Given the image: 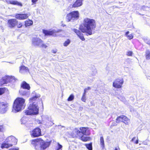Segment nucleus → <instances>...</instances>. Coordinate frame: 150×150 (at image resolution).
Instances as JSON below:
<instances>
[{
  "label": "nucleus",
  "mask_w": 150,
  "mask_h": 150,
  "mask_svg": "<svg viewBox=\"0 0 150 150\" xmlns=\"http://www.w3.org/2000/svg\"><path fill=\"white\" fill-rule=\"evenodd\" d=\"M96 27L95 20L88 18H84L83 23L79 26L80 30L74 29L73 31L82 41H84L85 38L81 32L86 33L87 35H91L93 34V30H95Z\"/></svg>",
  "instance_id": "f257e3e1"
},
{
  "label": "nucleus",
  "mask_w": 150,
  "mask_h": 150,
  "mask_svg": "<svg viewBox=\"0 0 150 150\" xmlns=\"http://www.w3.org/2000/svg\"><path fill=\"white\" fill-rule=\"evenodd\" d=\"M79 130L76 129V134L72 133L71 136L73 138H78L82 141L86 142L91 140L90 137H84V135H89L90 134V132L89 128L86 127H81Z\"/></svg>",
  "instance_id": "f03ea898"
},
{
  "label": "nucleus",
  "mask_w": 150,
  "mask_h": 150,
  "mask_svg": "<svg viewBox=\"0 0 150 150\" xmlns=\"http://www.w3.org/2000/svg\"><path fill=\"white\" fill-rule=\"evenodd\" d=\"M25 100L21 97H17L14 100L12 106V112L16 113L24 109L25 107Z\"/></svg>",
  "instance_id": "7ed1b4c3"
},
{
  "label": "nucleus",
  "mask_w": 150,
  "mask_h": 150,
  "mask_svg": "<svg viewBox=\"0 0 150 150\" xmlns=\"http://www.w3.org/2000/svg\"><path fill=\"white\" fill-rule=\"evenodd\" d=\"M39 108L37 104H30L27 109L25 111V113L26 115H35L39 113Z\"/></svg>",
  "instance_id": "20e7f679"
},
{
  "label": "nucleus",
  "mask_w": 150,
  "mask_h": 150,
  "mask_svg": "<svg viewBox=\"0 0 150 150\" xmlns=\"http://www.w3.org/2000/svg\"><path fill=\"white\" fill-rule=\"evenodd\" d=\"M14 76H5L2 77L0 79V86H2L4 84L10 83L15 80Z\"/></svg>",
  "instance_id": "39448f33"
},
{
  "label": "nucleus",
  "mask_w": 150,
  "mask_h": 150,
  "mask_svg": "<svg viewBox=\"0 0 150 150\" xmlns=\"http://www.w3.org/2000/svg\"><path fill=\"white\" fill-rule=\"evenodd\" d=\"M33 142L35 143L40 142V147L42 150H45L49 147L51 144V142L44 141L41 138L35 139L33 140Z\"/></svg>",
  "instance_id": "423d86ee"
},
{
  "label": "nucleus",
  "mask_w": 150,
  "mask_h": 150,
  "mask_svg": "<svg viewBox=\"0 0 150 150\" xmlns=\"http://www.w3.org/2000/svg\"><path fill=\"white\" fill-rule=\"evenodd\" d=\"M124 81L123 79L117 78L116 79L113 83V86L114 87L116 88H121Z\"/></svg>",
  "instance_id": "0eeeda50"
},
{
  "label": "nucleus",
  "mask_w": 150,
  "mask_h": 150,
  "mask_svg": "<svg viewBox=\"0 0 150 150\" xmlns=\"http://www.w3.org/2000/svg\"><path fill=\"white\" fill-rule=\"evenodd\" d=\"M8 104L6 102H0V113L4 114L8 110Z\"/></svg>",
  "instance_id": "6e6552de"
},
{
  "label": "nucleus",
  "mask_w": 150,
  "mask_h": 150,
  "mask_svg": "<svg viewBox=\"0 0 150 150\" xmlns=\"http://www.w3.org/2000/svg\"><path fill=\"white\" fill-rule=\"evenodd\" d=\"M30 15V13H16L15 15L16 19L19 20H24L28 18Z\"/></svg>",
  "instance_id": "1a4fd4ad"
},
{
  "label": "nucleus",
  "mask_w": 150,
  "mask_h": 150,
  "mask_svg": "<svg viewBox=\"0 0 150 150\" xmlns=\"http://www.w3.org/2000/svg\"><path fill=\"white\" fill-rule=\"evenodd\" d=\"M40 97V96L39 94L35 93L34 96L29 98V101L30 103V104H38V101Z\"/></svg>",
  "instance_id": "9d476101"
},
{
  "label": "nucleus",
  "mask_w": 150,
  "mask_h": 150,
  "mask_svg": "<svg viewBox=\"0 0 150 150\" xmlns=\"http://www.w3.org/2000/svg\"><path fill=\"white\" fill-rule=\"evenodd\" d=\"M31 136L33 137H37L41 135V132L39 128L36 127L32 131L30 134Z\"/></svg>",
  "instance_id": "9b49d317"
},
{
  "label": "nucleus",
  "mask_w": 150,
  "mask_h": 150,
  "mask_svg": "<svg viewBox=\"0 0 150 150\" xmlns=\"http://www.w3.org/2000/svg\"><path fill=\"white\" fill-rule=\"evenodd\" d=\"M6 142L8 143L11 146L13 145L16 144L17 142V139L14 137L11 136L8 137L6 140Z\"/></svg>",
  "instance_id": "f8f14e48"
},
{
  "label": "nucleus",
  "mask_w": 150,
  "mask_h": 150,
  "mask_svg": "<svg viewBox=\"0 0 150 150\" xmlns=\"http://www.w3.org/2000/svg\"><path fill=\"white\" fill-rule=\"evenodd\" d=\"M42 32L45 36H57L56 33H57V31L54 30H43Z\"/></svg>",
  "instance_id": "ddd939ff"
},
{
  "label": "nucleus",
  "mask_w": 150,
  "mask_h": 150,
  "mask_svg": "<svg viewBox=\"0 0 150 150\" xmlns=\"http://www.w3.org/2000/svg\"><path fill=\"white\" fill-rule=\"evenodd\" d=\"M17 19L15 18H11L8 19L7 21V25L8 27L11 28L15 27L16 22Z\"/></svg>",
  "instance_id": "4468645a"
},
{
  "label": "nucleus",
  "mask_w": 150,
  "mask_h": 150,
  "mask_svg": "<svg viewBox=\"0 0 150 150\" xmlns=\"http://www.w3.org/2000/svg\"><path fill=\"white\" fill-rule=\"evenodd\" d=\"M43 41L39 38H34L32 40V44L35 46H39L43 43Z\"/></svg>",
  "instance_id": "2eb2a0df"
},
{
  "label": "nucleus",
  "mask_w": 150,
  "mask_h": 150,
  "mask_svg": "<svg viewBox=\"0 0 150 150\" xmlns=\"http://www.w3.org/2000/svg\"><path fill=\"white\" fill-rule=\"evenodd\" d=\"M83 0H76L72 6V8H77L81 6Z\"/></svg>",
  "instance_id": "dca6fc26"
},
{
  "label": "nucleus",
  "mask_w": 150,
  "mask_h": 150,
  "mask_svg": "<svg viewBox=\"0 0 150 150\" xmlns=\"http://www.w3.org/2000/svg\"><path fill=\"white\" fill-rule=\"evenodd\" d=\"M21 87L24 89L29 90L30 87L29 84L25 81H23L21 84Z\"/></svg>",
  "instance_id": "f3484780"
},
{
  "label": "nucleus",
  "mask_w": 150,
  "mask_h": 150,
  "mask_svg": "<svg viewBox=\"0 0 150 150\" xmlns=\"http://www.w3.org/2000/svg\"><path fill=\"white\" fill-rule=\"evenodd\" d=\"M70 13L72 16L73 20L77 19L79 17V13L78 11H74Z\"/></svg>",
  "instance_id": "a211bd4d"
},
{
  "label": "nucleus",
  "mask_w": 150,
  "mask_h": 150,
  "mask_svg": "<svg viewBox=\"0 0 150 150\" xmlns=\"http://www.w3.org/2000/svg\"><path fill=\"white\" fill-rule=\"evenodd\" d=\"M16 22L15 27H16L18 28H22L23 26V22L21 21H18L16 20Z\"/></svg>",
  "instance_id": "6ab92c4d"
},
{
  "label": "nucleus",
  "mask_w": 150,
  "mask_h": 150,
  "mask_svg": "<svg viewBox=\"0 0 150 150\" xmlns=\"http://www.w3.org/2000/svg\"><path fill=\"white\" fill-rule=\"evenodd\" d=\"M33 23V21L29 19H28L24 21V25L26 27L32 25Z\"/></svg>",
  "instance_id": "aec40b11"
},
{
  "label": "nucleus",
  "mask_w": 150,
  "mask_h": 150,
  "mask_svg": "<svg viewBox=\"0 0 150 150\" xmlns=\"http://www.w3.org/2000/svg\"><path fill=\"white\" fill-rule=\"evenodd\" d=\"M9 3L10 4L16 5L20 7H22L23 6L22 4L21 3L16 1H10Z\"/></svg>",
  "instance_id": "412c9836"
},
{
  "label": "nucleus",
  "mask_w": 150,
  "mask_h": 150,
  "mask_svg": "<svg viewBox=\"0 0 150 150\" xmlns=\"http://www.w3.org/2000/svg\"><path fill=\"white\" fill-rule=\"evenodd\" d=\"M123 119L122 122L125 123L126 125H128L130 122V120L126 116H122Z\"/></svg>",
  "instance_id": "4be33fe9"
},
{
  "label": "nucleus",
  "mask_w": 150,
  "mask_h": 150,
  "mask_svg": "<svg viewBox=\"0 0 150 150\" xmlns=\"http://www.w3.org/2000/svg\"><path fill=\"white\" fill-rule=\"evenodd\" d=\"M28 68L24 66H21L20 67L19 71L20 72L22 73L23 71H28Z\"/></svg>",
  "instance_id": "5701e85b"
},
{
  "label": "nucleus",
  "mask_w": 150,
  "mask_h": 150,
  "mask_svg": "<svg viewBox=\"0 0 150 150\" xmlns=\"http://www.w3.org/2000/svg\"><path fill=\"white\" fill-rule=\"evenodd\" d=\"M11 145L9 144L8 143H7L6 141L5 143H3L1 145V148H8L11 147Z\"/></svg>",
  "instance_id": "b1692460"
},
{
  "label": "nucleus",
  "mask_w": 150,
  "mask_h": 150,
  "mask_svg": "<svg viewBox=\"0 0 150 150\" xmlns=\"http://www.w3.org/2000/svg\"><path fill=\"white\" fill-rule=\"evenodd\" d=\"M66 19L67 22H69L71 20H73L72 16L71 13H69L66 16Z\"/></svg>",
  "instance_id": "393cba45"
},
{
  "label": "nucleus",
  "mask_w": 150,
  "mask_h": 150,
  "mask_svg": "<svg viewBox=\"0 0 150 150\" xmlns=\"http://www.w3.org/2000/svg\"><path fill=\"white\" fill-rule=\"evenodd\" d=\"M7 88L5 87L0 88V95H1L4 94L6 91H8Z\"/></svg>",
  "instance_id": "a878e982"
},
{
  "label": "nucleus",
  "mask_w": 150,
  "mask_h": 150,
  "mask_svg": "<svg viewBox=\"0 0 150 150\" xmlns=\"http://www.w3.org/2000/svg\"><path fill=\"white\" fill-rule=\"evenodd\" d=\"M85 146L88 150H92V143L91 142L89 144H86Z\"/></svg>",
  "instance_id": "bb28decb"
},
{
  "label": "nucleus",
  "mask_w": 150,
  "mask_h": 150,
  "mask_svg": "<svg viewBox=\"0 0 150 150\" xmlns=\"http://www.w3.org/2000/svg\"><path fill=\"white\" fill-rule=\"evenodd\" d=\"M124 115H121L117 117L116 119V122L117 123H119L122 122L123 119L122 118V116H124Z\"/></svg>",
  "instance_id": "cd10ccee"
},
{
  "label": "nucleus",
  "mask_w": 150,
  "mask_h": 150,
  "mask_svg": "<svg viewBox=\"0 0 150 150\" xmlns=\"http://www.w3.org/2000/svg\"><path fill=\"white\" fill-rule=\"evenodd\" d=\"M145 56L146 59H150V51L149 50H147L146 51Z\"/></svg>",
  "instance_id": "c85d7f7f"
},
{
  "label": "nucleus",
  "mask_w": 150,
  "mask_h": 150,
  "mask_svg": "<svg viewBox=\"0 0 150 150\" xmlns=\"http://www.w3.org/2000/svg\"><path fill=\"white\" fill-rule=\"evenodd\" d=\"M71 42V41L69 39H67L63 43V45L65 47L67 46Z\"/></svg>",
  "instance_id": "c756f323"
},
{
  "label": "nucleus",
  "mask_w": 150,
  "mask_h": 150,
  "mask_svg": "<svg viewBox=\"0 0 150 150\" xmlns=\"http://www.w3.org/2000/svg\"><path fill=\"white\" fill-rule=\"evenodd\" d=\"M86 93L85 92H83V94L81 98V100L84 102H86Z\"/></svg>",
  "instance_id": "7c9ffc66"
},
{
  "label": "nucleus",
  "mask_w": 150,
  "mask_h": 150,
  "mask_svg": "<svg viewBox=\"0 0 150 150\" xmlns=\"http://www.w3.org/2000/svg\"><path fill=\"white\" fill-rule=\"evenodd\" d=\"M100 140L101 145L102 146L104 147L105 144L103 137H100Z\"/></svg>",
  "instance_id": "2f4dec72"
},
{
  "label": "nucleus",
  "mask_w": 150,
  "mask_h": 150,
  "mask_svg": "<svg viewBox=\"0 0 150 150\" xmlns=\"http://www.w3.org/2000/svg\"><path fill=\"white\" fill-rule=\"evenodd\" d=\"M40 47L42 48L46 49L47 47V46L43 42L40 44Z\"/></svg>",
  "instance_id": "473e14b6"
},
{
  "label": "nucleus",
  "mask_w": 150,
  "mask_h": 150,
  "mask_svg": "<svg viewBox=\"0 0 150 150\" xmlns=\"http://www.w3.org/2000/svg\"><path fill=\"white\" fill-rule=\"evenodd\" d=\"M74 99V96L73 94H71L68 98L67 100L68 101H71Z\"/></svg>",
  "instance_id": "72a5a7b5"
},
{
  "label": "nucleus",
  "mask_w": 150,
  "mask_h": 150,
  "mask_svg": "<svg viewBox=\"0 0 150 150\" xmlns=\"http://www.w3.org/2000/svg\"><path fill=\"white\" fill-rule=\"evenodd\" d=\"M132 52L131 51H128L127 53V55L129 56H132Z\"/></svg>",
  "instance_id": "f704fd0d"
},
{
  "label": "nucleus",
  "mask_w": 150,
  "mask_h": 150,
  "mask_svg": "<svg viewBox=\"0 0 150 150\" xmlns=\"http://www.w3.org/2000/svg\"><path fill=\"white\" fill-rule=\"evenodd\" d=\"M127 37L129 39L131 40L133 38V35L132 34H131L130 35H127Z\"/></svg>",
  "instance_id": "c9c22d12"
},
{
  "label": "nucleus",
  "mask_w": 150,
  "mask_h": 150,
  "mask_svg": "<svg viewBox=\"0 0 150 150\" xmlns=\"http://www.w3.org/2000/svg\"><path fill=\"white\" fill-rule=\"evenodd\" d=\"M91 89V88L90 87H88L86 88H85L84 89V92H85V93H86V91L88 90H90Z\"/></svg>",
  "instance_id": "e433bc0d"
},
{
  "label": "nucleus",
  "mask_w": 150,
  "mask_h": 150,
  "mask_svg": "<svg viewBox=\"0 0 150 150\" xmlns=\"http://www.w3.org/2000/svg\"><path fill=\"white\" fill-rule=\"evenodd\" d=\"M4 127L3 125H0V132H2L4 129Z\"/></svg>",
  "instance_id": "4c0bfd02"
},
{
  "label": "nucleus",
  "mask_w": 150,
  "mask_h": 150,
  "mask_svg": "<svg viewBox=\"0 0 150 150\" xmlns=\"http://www.w3.org/2000/svg\"><path fill=\"white\" fill-rule=\"evenodd\" d=\"M38 0H31L33 4H35L36 3Z\"/></svg>",
  "instance_id": "58836bf2"
},
{
  "label": "nucleus",
  "mask_w": 150,
  "mask_h": 150,
  "mask_svg": "<svg viewBox=\"0 0 150 150\" xmlns=\"http://www.w3.org/2000/svg\"><path fill=\"white\" fill-rule=\"evenodd\" d=\"M8 150H19V149L18 148H12L9 149Z\"/></svg>",
  "instance_id": "ea45409f"
},
{
  "label": "nucleus",
  "mask_w": 150,
  "mask_h": 150,
  "mask_svg": "<svg viewBox=\"0 0 150 150\" xmlns=\"http://www.w3.org/2000/svg\"><path fill=\"white\" fill-rule=\"evenodd\" d=\"M62 146L61 145L59 144L58 147V149H59L62 148Z\"/></svg>",
  "instance_id": "a19ab883"
},
{
  "label": "nucleus",
  "mask_w": 150,
  "mask_h": 150,
  "mask_svg": "<svg viewBox=\"0 0 150 150\" xmlns=\"http://www.w3.org/2000/svg\"><path fill=\"white\" fill-rule=\"evenodd\" d=\"M134 143L135 144H137L138 143V139H137L134 142Z\"/></svg>",
  "instance_id": "79ce46f5"
},
{
  "label": "nucleus",
  "mask_w": 150,
  "mask_h": 150,
  "mask_svg": "<svg viewBox=\"0 0 150 150\" xmlns=\"http://www.w3.org/2000/svg\"><path fill=\"white\" fill-rule=\"evenodd\" d=\"M129 33V31H127V32L125 34V35L126 36H127V35H128V34Z\"/></svg>",
  "instance_id": "37998d69"
},
{
  "label": "nucleus",
  "mask_w": 150,
  "mask_h": 150,
  "mask_svg": "<svg viewBox=\"0 0 150 150\" xmlns=\"http://www.w3.org/2000/svg\"><path fill=\"white\" fill-rule=\"evenodd\" d=\"M136 139V137H133L132 139L131 140V141L133 142L134 141V140Z\"/></svg>",
  "instance_id": "c03bdc74"
},
{
  "label": "nucleus",
  "mask_w": 150,
  "mask_h": 150,
  "mask_svg": "<svg viewBox=\"0 0 150 150\" xmlns=\"http://www.w3.org/2000/svg\"><path fill=\"white\" fill-rule=\"evenodd\" d=\"M56 52H57V51L55 50H53L52 51V52L53 53L55 54L56 53Z\"/></svg>",
  "instance_id": "a18cd8bd"
},
{
  "label": "nucleus",
  "mask_w": 150,
  "mask_h": 150,
  "mask_svg": "<svg viewBox=\"0 0 150 150\" xmlns=\"http://www.w3.org/2000/svg\"><path fill=\"white\" fill-rule=\"evenodd\" d=\"M144 7H145V6H142V8H144Z\"/></svg>",
  "instance_id": "49530a36"
}]
</instances>
